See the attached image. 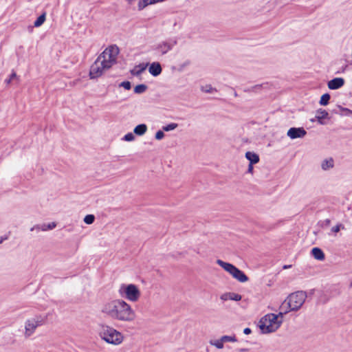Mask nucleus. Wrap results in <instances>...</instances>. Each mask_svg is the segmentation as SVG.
<instances>
[{
	"mask_svg": "<svg viewBox=\"0 0 352 352\" xmlns=\"http://www.w3.org/2000/svg\"><path fill=\"white\" fill-rule=\"evenodd\" d=\"M100 312L109 318L124 322H133L137 316L131 305L121 298L104 302L100 307Z\"/></svg>",
	"mask_w": 352,
	"mask_h": 352,
	"instance_id": "1",
	"label": "nucleus"
},
{
	"mask_svg": "<svg viewBox=\"0 0 352 352\" xmlns=\"http://www.w3.org/2000/svg\"><path fill=\"white\" fill-rule=\"evenodd\" d=\"M119 52V48L116 45L107 47L91 65L89 78L94 80L102 76L106 71L116 65Z\"/></svg>",
	"mask_w": 352,
	"mask_h": 352,
	"instance_id": "2",
	"label": "nucleus"
},
{
	"mask_svg": "<svg viewBox=\"0 0 352 352\" xmlns=\"http://www.w3.org/2000/svg\"><path fill=\"white\" fill-rule=\"evenodd\" d=\"M98 333L102 341L113 346L122 344L124 338L121 332L106 324H99Z\"/></svg>",
	"mask_w": 352,
	"mask_h": 352,
	"instance_id": "3",
	"label": "nucleus"
},
{
	"mask_svg": "<svg viewBox=\"0 0 352 352\" xmlns=\"http://www.w3.org/2000/svg\"><path fill=\"white\" fill-rule=\"evenodd\" d=\"M307 297V293L304 291L292 293L283 301L280 308L285 314L289 311H296L302 307Z\"/></svg>",
	"mask_w": 352,
	"mask_h": 352,
	"instance_id": "4",
	"label": "nucleus"
},
{
	"mask_svg": "<svg viewBox=\"0 0 352 352\" xmlns=\"http://www.w3.org/2000/svg\"><path fill=\"white\" fill-rule=\"evenodd\" d=\"M285 313L280 311L278 314H268L263 316L258 322V327L263 333L275 332L283 323Z\"/></svg>",
	"mask_w": 352,
	"mask_h": 352,
	"instance_id": "5",
	"label": "nucleus"
},
{
	"mask_svg": "<svg viewBox=\"0 0 352 352\" xmlns=\"http://www.w3.org/2000/svg\"><path fill=\"white\" fill-rule=\"evenodd\" d=\"M46 317L42 315H35L28 318L24 323L23 336L28 338L34 335L36 329L45 324Z\"/></svg>",
	"mask_w": 352,
	"mask_h": 352,
	"instance_id": "6",
	"label": "nucleus"
},
{
	"mask_svg": "<svg viewBox=\"0 0 352 352\" xmlns=\"http://www.w3.org/2000/svg\"><path fill=\"white\" fill-rule=\"evenodd\" d=\"M119 294L129 302H135L141 297V292L135 284H122L118 289Z\"/></svg>",
	"mask_w": 352,
	"mask_h": 352,
	"instance_id": "7",
	"label": "nucleus"
},
{
	"mask_svg": "<svg viewBox=\"0 0 352 352\" xmlns=\"http://www.w3.org/2000/svg\"><path fill=\"white\" fill-rule=\"evenodd\" d=\"M217 263L239 282L245 283L248 280V277L244 272L232 264L224 262L220 259L217 261Z\"/></svg>",
	"mask_w": 352,
	"mask_h": 352,
	"instance_id": "8",
	"label": "nucleus"
},
{
	"mask_svg": "<svg viewBox=\"0 0 352 352\" xmlns=\"http://www.w3.org/2000/svg\"><path fill=\"white\" fill-rule=\"evenodd\" d=\"M237 338L236 336H222L218 339H210L209 340L210 345L215 347L217 349L221 350L224 348V344L226 342H236Z\"/></svg>",
	"mask_w": 352,
	"mask_h": 352,
	"instance_id": "9",
	"label": "nucleus"
},
{
	"mask_svg": "<svg viewBox=\"0 0 352 352\" xmlns=\"http://www.w3.org/2000/svg\"><path fill=\"white\" fill-rule=\"evenodd\" d=\"M177 44L176 41H164L157 44L156 50L162 54L164 55L170 51Z\"/></svg>",
	"mask_w": 352,
	"mask_h": 352,
	"instance_id": "10",
	"label": "nucleus"
},
{
	"mask_svg": "<svg viewBox=\"0 0 352 352\" xmlns=\"http://www.w3.org/2000/svg\"><path fill=\"white\" fill-rule=\"evenodd\" d=\"M306 134L307 131L302 127H292L287 132V135L292 140L302 138L306 135Z\"/></svg>",
	"mask_w": 352,
	"mask_h": 352,
	"instance_id": "11",
	"label": "nucleus"
},
{
	"mask_svg": "<svg viewBox=\"0 0 352 352\" xmlns=\"http://www.w3.org/2000/svg\"><path fill=\"white\" fill-rule=\"evenodd\" d=\"M344 79L340 77L335 78L327 83L328 88L331 90L340 89L344 85Z\"/></svg>",
	"mask_w": 352,
	"mask_h": 352,
	"instance_id": "12",
	"label": "nucleus"
},
{
	"mask_svg": "<svg viewBox=\"0 0 352 352\" xmlns=\"http://www.w3.org/2000/svg\"><path fill=\"white\" fill-rule=\"evenodd\" d=\"M316 120L320 124H325L324 120L329 118V113L322 109H319L316 112Z\"/></svg>",
	"mask_w": 352,
	"mask_h": 352,
	"instance_id": "13",
	"label": "nucleus"
},
{
	"mask_svg": "<svg viewBox=\"0 0 352 352\" xmlns=\"http://www.w3.org/2000/svg\"><path fill=\"white\" fill-rule=\"evenodd\" d=\"M241 298L240 294L234 292H226L220 296V299L223 301H227L228 300L239 301L241 300Z\"/></svg>",
	"mask_w": 352,
	"mask_h": 352,
	"instance_id": "14",
	"label": "nucleus"
},
{
	"mask_svg": "<svg viewBox=\"0 0 352 352\" xmlns=\"http://www.w3.org/2000/svg\"><path fill=\"white\" fill-rule=\"evenodd\" d=\"M161 65L157 62H154L151 64L148 68L149 73L153 76H157L162 73Z\"/></svg>",
	"mask_w": 352,
	"mask_h": 352,
	"instance_id": "15",
	"label": "nucleus"
},
{
	"mask_svg": "<svg viewBox=\"0 0 352 352\" xmlns=\"http://www.w3.org/2000/svg\"><path fill=\"white\" fill-rule=\"evenodd\" d=\"M334 166V160L332 157L323 160L321 162V168L323 170H328Z\"/></svg>",
	"mask_w": 352,
	"mask_h": 352,
	"instance_id": "16",
	"label": "nucleus"
},
{
	"mask_svg": "<svg viewBox=\"0 0 352 352\" xmlns=\"http://www.w3.org/2000/svg\"><path fill=\"white\" fill-rule=\"evenodd\" d=\"M245 158L249 160L250 164H256L259 162V156L256 153L252 152V151H248L245 153Z\"/></svg>",
	"mask_w": 352,
	"mask_h": 352,
	"instance_id": "17",
	"label": "nucleus"
},
{
	"mask_svg": "<svg viewBox=\"0 0 352 352\" xmlns=\"http://www.w3.org/2000/svg\"><path fill=\"white\" fill-rule=\"evenodd\" d=\"M311 255L318 261H323L324 259V254L319 248H314L311 250Z\"/></svg>",
	"mask_w": 352,
	"mask_h": 352,
	"instance_id": "18",
	"label": "nucleus"
},
{
	"mask_svg": "<svg viewBox=\"0 0 352 352\" xmlns=\"http://www.w3.org/2000/svg\"><path fill=\"white\" fill-rule=\"evenodd\" d=\"M147 131V126L145 124H140L136 126L134 129L133 132L137 135H143Z\"/></svg>",
	"mask_w": 352,
	"mask_h": 352,
	"instance_id": "19",
	"label": "nucleus"
},
{
	"mask_svg": "<svg viewBox=\"0 0 352 352\" xmlns=\"http://www.w3.org/2000/svg\"><path fill=\"white\" fill-rule=\"evenodd\" d=\"M146 69V66L143 65H139L135 66L131 71V73L133 76L140 75Z\"/></svg>",
	"mask_w": 352,
	"mask_h": 352,
	"instance_id": "20",
	"label": "nucleus"
},
{
	"mask_svg": "<svg viewBox=\"0 0 352 352\" xmlns=\"http://www.w3.org/2000/svg\"><path fill=\"white\" fill-rule=\"evenodd\" d=\"M330 95L329 94H323L320 99L319 103L320 105L326 106L329 104L330 100Z\"/></svg>",
	"mask_w": 352,
	"mask_h": 352,
	"instance_id": "21",
	"label": "nucleus"
},
{
	"mask_svg": "<svg viewBox=\"0 0 352 352\" xmlns=\"http://www.w3.org/2000/svg\"><path fill=\"white\" fill-rule=\"evenodd\" d=\"M45 21V13L42 14L39 16L37 19L34 21V25L35 27H40Z\"/></svg>",
	"mask_w": 352,
	"mask_h": 352,
	"instance_id": "22",
	"label": "nucleus"
},
{
	"mask_svg": "<svg viewBox=\"0 0 352 352\" xmlns=\"http://www.w3.org/2000/svg\"><path fill=\"white\" fill-rule=\"evenodd\" d=\"M147 89L146 85L144 84L138 85L134 87V92L140 94L144 93Z\"/></svg>",
	"mask_w": 352,
	"mask_h": 352,
	"instance_id": "23",
	"label": "nucleus"
},
{
	"mask_svg": "<svg viewBox=\"0 0 352 352\" xmlns=\"http://www.w3.org/2000/svg\"><path fill=\"white\" fill-rule=\"evenodd\" d=\"M34 230H37V231L41 230L43 232L47 231V223L34 226L32 228H30V231H34Z\"/></svg>",
	"mask_w": 352,
	"mask_h": 352,
	"instance_id": "24",
	"label": "nucleus"
},
{
	"mask_svg": "<svg viewBox=\"0 0 352 352\" xmlns=\"http://www.w3.org/2000/svg\"><path fill=\"white\" fill-rule=\"evenodd\" d=\"M178 126L177 123H170L166 126L162 127L163 131H170L175 130Z\"/></svg>",
	"mask_w": 352,
	"mask_h": 352,
	"instance_id": "25",
	"label": "nucleus"
},
{
	"mask_svg": "<svg viewBox=\"0 0 352 352\" xmlns=\"http://www.w3.org/2000/svg\"><path fill=\"white\" fill-rule=\"evenodd\" d=\"M83 221L86 224L91 225L95 221V216L94 214H87L84 217Z\"/></svg>",
	"mask_w": 352,
	"mask_h": 352,
	"instance_id": "26",
	"label": "nucleus"
},
{
	"mask_svg": "<svg viewBox=\"0 0 352 352\" xmlns=\"http://www.w3.org/2000/svg\"><path fill=\"white\" fill-rule=\"evenodd\" d=\"M344 226L342 223H338L336 226L331 228V232L334 233H338L340 231V230H344Z\"/></svg>",
	"mask_w": 352,
	"mask_h": 352,
	"instance_id": "27",
	"label": "nucleus"
},
{
	"mask_svg": "<svg viewBox=\"0 0 352 352\" xmlns=\"http://www.w3.org/2000/svg\"><path fill=\"white\" fill-rule=\"evenodd\" d=\"M122 140L126 142H132L135 140V135L132 133H128L122 138Z\"/></svg>",
	"mask_w": 352,
	"mask_h": 352,
	"instance_id": "28",
	"label": "nucleus"
},
{
	"mask_svg": "<svg viewBox=\"0 0 352 352\" xmlns=\"http://www.w3.org/2000/svg\"><path fill=\"white\" fill-rule=\"evenodd\" d=\"M119 87H123L126 90H129L131 88V85L129 81H124L119 85Z\"/></svg>",
	"mask_w": 352,
	"mask_h": 352,
	"instance_id": "29",
	"label": "nucleus"
},
{
	"mask_svg": "<svg viewBox=\"0 0 352 352\" xmlns=\"http://www.w3.org/2000/svg\"><path fill=\"white\" fill-rule=\"evenodd\" d=\"M14 78H18V76H17L16 74L14 72H12V73L10 76L9 78L6 79L5 80V82L7 85H10L11 83L12 80H14Z\"/></svg>",
	"mask_w": 352,
	"mask_h": 352,
	"instance_id": "30",
	"label": "nucleus"
},
{
	"mask_svg": "<svg viewBox=\"0 0 352 352\" xmlns=\"http://www.w3.org/2000/svg\"><path fill=\"white\" fill-rule=\"evenodd\" d=\"M201 90L206 93H212L214 89L210 85H207L201 87Z\"/></svg>",
	"mask_w": 352,
	"mask_h": 352,
	"instance_id": "31",
	"label": "nucleus"
},
{
	"mask_svg": "<svg viewBox=\"0 0 352 352\" xmlns=\"http://www.w3.org/2000/svg\"><path fill=\"white\" fill-rule=\"evenodd\" d=\"M164 135H164V131L159 130L156 132V133L155 135V138L157 140H161L162 139H163L164 138Z\"/></svg>",
	"mask_w": 352,
	"mask_h": 352,
	"instance_id": "32",
	"label": "nucleus"
},
{
	"mask_svg": "<svg viewBox=\"0 0 352 352\" xmlns=\"http://www.w3.org/2000/svg\"><path fill=\"white\" fill-rule=\"evenodd\" d=\"M339 109H340V111H342L343 113H344V114L346 116L352 114V111L347 108H344V107L339 106Z\"/></svg>",
	"mask_w": 352,
	"mask_h": 352,
	"instance_id": "33",
	"label": "nucleus"
},
{
	"mask_svg": "<svg viewBox=\"0 0 352 352\" xmlns=\"http://www.w3.org/2000/svg\"><path fill=\"white\" fill-rule=\"evenodd\" d=\"M56 226V224L54 222H52L50 223H47V230H53Z\"/></svg>",
	"mask_w": 352,
	"mask_h": 352,
	"instance_id": "34",
	"label": "nucleus"
},
{
	"mask_svg": "<svg viewBox=\"0 0 352 352\" xmlns=\"http://www.w3.org/2000/svg\"><path fill=\"white\" fill-rule=\"evenodd\" d=\"M253 164H249L248 168V172L249 173H251V174L253 173V170H254Z\"/></svg>",
	"mask_w": 352,
	"mask_h": 352,
	"instance_id": "35",
	"label": "nucleus"
},
{
	"mask_svg": "<svg viewBox=\"0 0 352 352\" xmlns=\"http://www.w3.org/2000/svg\"><path fill=\"white\" fill-rule=\"evenodd\" d=\"M252 331L250 328H245L243 329V333L245 334V335H248L250 333H251Z\"/></svg>",
	"mask_w": 352,
	"mask_h": 352,
	"instance_id": "36",
	"label": "nucleus"
},
{
	"mask_svg": "<svg viewBox=\"0 0 352 352\" xmlns=\"http://www.w3.org/2000/svg\"><path fill=\"white\" fill-rule=\"evenodd\" d=\"M6 239H7V237H6V236H5V237H3V236L0 237V244H1V243H3V241H5V240H6Z\"/></svg>",
	"mask_w": 352,
	"mask_h": 352,
	"instance_id": "37",
	"label": "nucleus"
},
{
	"mask_svg": "<svg viewBox=\"0 0 352 352\" xmlns=\"http://www.w3.org/2000/svg\"><path fill=\"white\" fill-rule=\"evenodd\" d=\"M289 267H291V265H284V266H283V268H284V269H288V268H289Z\"/></svg>",
	"mask_w": 352,
	"mask_h": 352,
	"instance_id": "38",
	"label": "nucleus"
}]
</instances>
